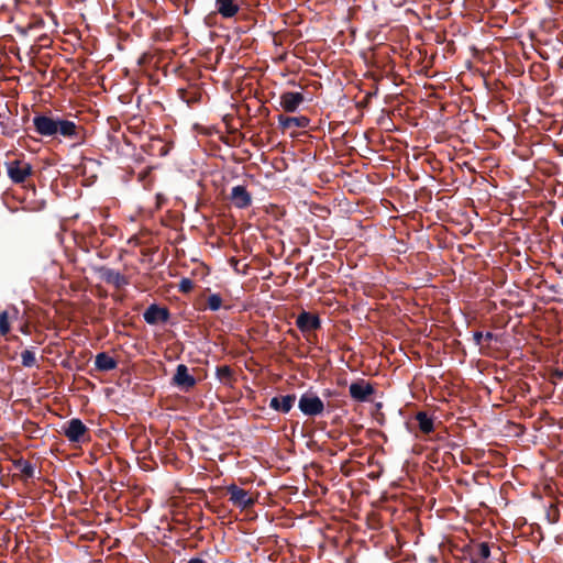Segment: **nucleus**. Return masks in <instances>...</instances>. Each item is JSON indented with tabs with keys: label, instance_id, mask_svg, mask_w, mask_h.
I'll use <instances>...</instances> for the list:
<instances>
[{
	"label": "nucleus",
	"instance_id": "nucleus-1",
	"mask_svg": "<svg viewBox=\"0 0 563 563\" xmlns=\"http://www.w3.org/2000/svg\"><path fill=\"white\" fill-rule=\"evenodd\" d=\"M56 137L62 136L63 139L73 142L74 144H81L85 141V130L81 125L75 121L66 119L62 115H56Z\"/></svg>",
	"mask_w": 563,
	"mask_h": 563
},
{
	"label": "nucleus",
	"instance_id": "nucleus-2",
	"mask_svg": "<svg viewBox=\"0 0 563 563\" xmlns=\"http://www.w3.org/2000/svg\"><path fill=\"white\" fill-rule=\"evenodd\" d=\"M296 327L309 343H314V332L321 329V319L318 314L302 310L296 318Z\"/></svg>",
	"mask_w": 563,
	"mask_h": 563
},
{
	"label": "nucleus",
	"instance_id": "nucleus-3",
	"mask_svg": "<svg viewBox=\"0 0 563 563\" xmlns=\"http://www.w3.org/2000/svg\"><path fill=\"white\" fill-rule=\"evenodd\" d=\"M62 433L74 443H85L90 440L89 429L78 418H73L62 426Z\"/></svg>",
	"mask_w": 563,
	"mask_h": 563
},
{
	"label": "nucleus",
	"instance_id": "nucleus-4",
	"mask_svg": "<svg viewBox=\"0 0 563 563\" xmlns=\"http://www.w3.org/2000/svg\"><path fill=\"white\" fill-rule=\"evenodd\" d=\"M7 174L12 183L23 184L34 174L33 166L24 159H12L5 163Z\"/></svg>",
	"mask_w": 563,
	"mask_h": 563
},
{
	"label": "nucleus",
	"instance_id": "nucleus-5",
	"mask_svg": "<svg viewBox=\"0 0 563 563\" xmlns=\"http://www.w3.org/2000/svg\"><path fill=\"white\" fill-rule=\"evenodd\" d=\"M56 115L52 111L45 113H37L33 117L32 123L35 133L41 135L42 137H56Z\"/></svg>",
	"mask_w": 563,
	"mask_h": 563
},
{
	"label": "nucleus",
	"instance_id": "nucleus-6",
	"mask_svg": "<svg viewBox=\"0 0 563 563\" xmlns=\"http://www.w3.org/2000/svg\"><path fill=\"white\" fill-rule=\"evenodd\" d=\"M298 407L306 416H318L324 410L323 401L313 394H303L299 398Z\"/></svg>",
	"mask_w": 563,
	"mask_h": 563
},
{
	"label": "nucleus",
	"instance_id": "nucleus-7",
	"mask_svg": "<svg viewBox=\"0 0 563 563\" xmlns=\"http://www.w3.org/2000/svg\"><path fill=\"white\" fill-rule=\"evenodd\" d=\"M172 384L187 393L196 386L197 380L189 374V369L185 364H178Z\"/></svg>",
	"mask_w": 563,
	"mask_h": 563
},
{
	"label": "nucleus",
	"instance_id": "nucleus-8",
	"mask_svg": "<svg viewBox=\"0 0 563 563\" xmlns=\"http://www.w3.org/2000/svg\"><path fill=\"white\" fill-rule=\"evenodd\" d=\"M227 492L230 495V501L238 508L246 509L255 503L254 498L250 496L247 490L235 484L229 485L227 487Z\"/></svg>",
	"mask_w": 563,
	"mask_h": 563
},
{
	"label": "nucleus",
	"instance_id": "nucleus-9",
	"mask_svg": "<svg viewBox=\"0 0 563 563\" xmlns=\"http://www.w3.org/2000/svg\"><path fill=\"white\" fill-rule=\"evenodd\" d=\"M350 396L358 402H364L369 400L371 396L374 394L375 389L368 382L364 379H358L353 382L349 388Z\"/></svg>",
	"mask_w": 563,
	"mask_h": 563
},
{
	"label": "nucleus",
	"instance_id": "nucleus-10",
	"mask_svg": "<svg viewBox=\"0 0 563 563\" xmlns=\"http://www.w3.org/2000/svg\"><path fill=\"white\" fill-rule=\"evenodd\" d=\"M143 318L148 324H157L159 322L166 323L170 318V312L167 307H161L156 303H152L144 311Z\"/></svg>",
	"mask_w": 563,
	"mask_h": 563
},
{
	"label": "nucleus",
	"instance_id": "nucleus-11",
	"mask_svg": "<svg viewBox=\"0 0 563 563\" xmlns=\"http://www.w3.org/2000/svg\"><path fill=\"white\" fill-rule=\"evenodd\" d=\"M97 272L99 274V277L104 283L112 285L118 289L129 284L128 278L115 269L109 268L107 266H101L97 269Z\"/></svg>",
	"mask_w": 563,
	"mask_h": 563
},
{
	"label": "nucleus",
	"instance_id": "nucleus-12",
	"mask_svg": "<svg viewBox=\"0 0 563 563\" xmlns=\"http://www.w3.org/2000/svg\"><path fill=\"white\" fill-rule=\"evenodd\" d=\"M230 200L235 208L245 209L252 205V195L245 186L238 185L232 188Z\"/></svg>",
	"mask_w": 563,
	"mask_h": 563
},
{
	"label": "nucleus",
	"instance_id": "nucleus-13",
	"mask_svg": "<svg viewBox=\"0 0 563 563\" xmlns=\"http://www.w3.org/2000/svg\"><path fill=\"white\" fill-rule=\"evenodd\" d=\"M305 97L301 92L286 91L280 95L279 104L286 112H295Z\"/></svg>",
	"mask_w": 563,
	"mask_h": 563
},
{
	"label": "nucleus",
	"instance_id": "nucleus-14",
	"mask_svg": "<svg viewBox=\"0 0 563 563\" xmlns=\"http://www.w3.org/2000/svg\"><path fill=\"white\" fill-rule=\"evenodd\" d=\"M277 120H278V124L283 131L292 129V128L305 129L310 123V119L305 115L287 117L284 114H279L277 117Z\"/></svg>",
	"mask_w": 563,
	"mask_h": 563
},
{
	"label": "nucleus",
	"instance_id": "nucleus-15",
	"mask_svg": "<svg viewBox=\"0 0 563 563\" xmlns=\"http://www.w3.org/2000/svg\"><path fill=\"white\" fill-rule=\"evenodd\" d=\"M296 395L275 396L269 401V407L275 411L287 413L294 407Z\"/></svg>",
	"mask_w": 563,
	"mask_h": 563
},
{
	"label": "nucleus",
	"instance_id": "nucleus-16",
	"mask_svg": "<svg viewBox=\"0 0 563 563\" xmlns=\"http://www.w3.org/2000/svg\"><path fill=\"white\" fill-rule=\"evenodd\" d=\"M240 11V4L236 0H216V13L224 19H231Z\"/></svg>",
	"mask_w": 563,
	"mask_h": 563
},
{
	"label": "nucleus",
	"instance_id": "nucleus-17",
	"mask_svg": "<svg viewBox=\"0 0 563 563\" xmlns=\"http://www.w3.org/2000/svg\"><path fill=\"white\" fill-rule=\"evenodd\" d=\"M468 555L471 563H487L490 548L486 542L478 543L470 549Z\"/></svg>",
	"mask_w": 563,
	"mask_h": 563
},
{
	"label": "nucleus",
	"instance_id": "nucleus-18",
	"mask_svg": "<svg viewBox=\"0 0 563 563\" xmlns=\"http://www.w3.org/2000/svg\"><path fill=\"white\" fill-rule=\"evenodd\" d=\"M117 366L118 362L106 352L98 353L95 357V367L99 372H110Z\"/></svg>",
	"mask_w": 563,
	"mask_h": 563
},
{
	"label": "nucleus",
	"instance_id": "nucleus-19",
	"mask_svg": "<svg viewBox=\"0 0 563 563\" xmlns=\"http://www.w3.org/2000/svg\"><path fill=\"white\" fill-rule=\"evenodd\" d=\"M13 466L15 470L20 471L22 474L23 481H27L33 478L35 475V468L32 463L24 459H18L13 461Z\"/></svg>",
	"mask_w": 563,
	"mask_h": 563
},
{
	"label": "nucleus",
	"instance_id": "nucleus-20",
	"mask_svg": "<svg viewBox=\"0 0 563 563\" xmlns=\"http://www.w3.org/2000/svg\"><path fill=\"white\" fill-rule=\"evenodd\" d=\"M416 420L419 426V430L424 433L429 434L433 431L434 424L433 419L424 411H419L416 415Z\"/></svg>",
	"mask_w": 563,
	"mask_h": 563
},
{
	"label": "nucleus",
	"instance_id": "nucleus-21",
	"mask_svg": "<svg viewBox=\"0 0 563 563\" xmlns=\"http://www.w3.org/2000/svg\"><path fill=\"white\" fill-rule=\"evenodd\" d=\"M216 376L223 385L231 386L234 379V372L229 365L217 366Z\"/></svg>",
	"mask_w": 563,
	"mask_h": 563
},
{
	"label": "nucleus",
	"instance_id": "nucleus-22",
	"mask_svg": "<svg viewBox=\"0 0 563 563\" xmlns=\"http://www.w3.org/2000/svg\"><path fill=\"white\" fill-rule=\"evenodd\" d=\"M222 307V298L219 294L208 296L205 309L218 311Z\"/></svg>",
	"mask_w": 563,
	"mask_h": 563
},
{
	"label": "nucleus",
	"instance_id": "nucleus-23",
	"mask_svg": "<svg viewBox=\"0 0 563 563\" xmlns=\"http://www.w3.org/2000/svg\"><path fill=\"white\" fill-rule=\"evenodd\" d=\"M10 314L9 311L4 310L0 312V334L2 336H5L9 334L11 327H10Z\"/></svg>",
	"mask_w": 563,
	"mask_h": 563
},
{
	"label": "nucleus",
	"instance_id": "nucleus-24",
	"mask_svg": "<svg viewBox=\"0 0 563 563\" xmlns=\"http://www.w3.org/2000/svg\"><path fill=\"white\" fill-rule=\"evenodd\" d=\"M21 363L24 367L36 366V357L32 350H24L21 353Z\"/></svg>",
	"mask_w": 563,
	"mask_h": 563
},
{
	"label": "nucleus",
	"instance_id": "nucleus-25",
	"mask_svg": "<svg viewBox=\"0 0 563 563\" xmlns=\"http://www.w3.org/2000/svg\"><path fill=\"white\" fill-rule=\"evenodd\" d=\"M194 282L190 278L184 277L178 284V290L183 294H189L194 289Z\"/></svg>",
	"mask_w": 563,
	"mask_h": 563
},
{
	"label": "nucleus",
	"instance_id": "nucleus-26",
	"mask_svg": "<svg viewBox=\"0 0 563 563\" xmlns=\"http://www.w3.org/2000/svg\"><path fill=\"white\" fill-rule=\"evenodd\" d=\"M181 99L186 101L188 104L198 101V97L195 95L187 97V92L183 91Z\"/></svg>",
	"mask_w": 563,
	"mask_h": 563
},
{
	"label": "nucleus",
	"instance_id": "nucleus-27",
	"mask_svg": "<svg viewBox=\"0 0 563 563\" xmlns=\"http://www.w3.org/2000/svg\"><path fill=\"white\" fill-rule=\"evenodd\" d=\"M473 339H474L476 345H481L482 340L484 339V334L481 331H476V332H474Z\"/></svg>",
	"mask_w": 563,
	"mask_h": 563
},
{
	"label": "nucleus",
	"instance_id": "nucleus-28",
	"mask_svg": "<svg viewBox=\"0 0 563 563\" xmlns=\"http://www.w3.org/2000/svg\"><path fill=\"white\" fill-rule=\"evenodd\" d=\"M494 338H495V334H494L493 332H486V333L484 334V339H485L486 341H488V342H489V341H492Z\"/></svg>",
	"mask_w": 563,
	"mask_h": 563
},
{
	"label": "nucleus",
	"instance_id": "nucleus-29",
	"mask_svg": "<svg viewBox=\"0 0 563 563\" xmlns=\"http://www.w3.org/2000/svg\"><path fill=\"white\" fill-rule=\"evenodd\" d=\"M187 563H206V561L200 558H192Z\"/></svg>",
	"mask_w": 563,
	"mask_h": 563
},
{
	"label": "nucleus",
	"instance_id": "nucleus-30",
	"mask_svg": "<svg viewBox=\"0 0 563 563\" xmlns=\"http://www.w3.org/2000/svg\"><path fill=\"white\" fill-rule=\"evenodd\" d=\"M20 331L24 334H29V325L27 324H24L23 327H21Z\"/></svg>",
	"mask_w": 563,
	"mask_h": 563
},
{
	"label": "nucleus",
	"instance_id": "nucleus-31",
	"mask_svg": "<svg viewBox=\"0 0 563 563\" xmlns=\"http://www.w3.org/2000/svg\"><path fill=\"white\" fill-rule=\"evenodd\" d=\"M12 311H13L14 316H16V314H18V312H19V311H18V309H16L15 307H12Z\"/></svg>",
	"mask_w": 563,
	"mask_h": 563
},
{
	"label": "nucleus",
	"instance_id": "nucleus-32",
	"mask_svg": "<svg viewBox=\"0 0 563 563\" xmlns=\"http://www.w3.org/2000/svg\"><path fill=\"white\" fill-rule=\"evenodd\" d=\"M556 376L562 377L563 376V372H556Z\"/></svg>",
	"mask_w": 563,
	"mask_h": 563
}]
</instances>
